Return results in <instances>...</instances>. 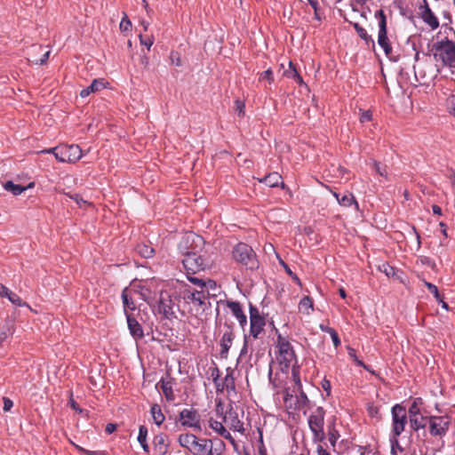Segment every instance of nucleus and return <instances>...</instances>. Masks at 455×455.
<instances>
[{
    "instance_id": "f257e3e1",
    "label": "nucleus",
    "mask_w": 455,
    "mask_h": 455,
    "mask_svg": "<svg viewBox=\"0 0 455 455\" xmlns=\"http://www.w3.org/2000/svg\"><path fill=\"white\" fill-rule=\"evenodd\" d=\"M215 335L220 338L221 358H227L235 339L234 323L228 318L216 317Z\"/></svg>"
},
{
    "instance_id": "f03ea898",
    "label": "nucleus",
    "mask_w": 455,
    "mask_h": 455,
    "mask_svg": "<svg viewBox=\"0 0 455 455\" xmlns=\"http://www.w3.org/2000/svg\"><path fill=\"white\" fill-rule=\"evenodd\" d=\"M324 417L325 411L321 406L312 408L307 415V424L312 432L314 443H322L326 438V434L324 433Z\"/></svg>"
},
{
    "instance_id": "7ed1b4c3",
    "label": "nucleus",
    "mask_w": 455,
    "mask_h": 455,
    "mask_svg": "<svg viewBox=\"0 0 455 455\" xmlns=\"http://www.w3.org/2000/svg\"><path fill=\"white\" fill-rule=\"evenodd\" d=\"M234 259L245 267L248 269H256L259 267V262L256 258V254L252 248L247 243H239L233 249Z\"/></svg>"
},
{
    "instance_id": "20e7f679",
    "label": "nucleus",
    "mask_w": 455,
    "mask_h": 455,
    "mask_svg": "<svg viewBox=\"0 0 455 455\" xmlns=\"http://www.w3.org/2000/svg\"><path fill=\"white\" fill-rule=\"evenodd\" d=\"M435 56H439L444 66L455 68V43L448 38L438 41L434 45Z\"/></svg>"
},
{
    "instance_id": "39448f33",
    "label": "nucleus",
    "mask_w": 455,
    "mask_h": 455,
    "mask_svg": "<svg viewBox=\"0 0 455 455\" xmlns=\"http://www.w3.org/2000/svg\"><path fill=\"white\" fill-rule=\"evenodd\" d=\"M204 244L203 236L196 235L194 232L185 233L179 243L178 250L184 256L191 252H199Z\"/></svg>"
},
{
    "instance_id": "423d86ee",
    "label": "nucleus",
    "mask_w": 455,
    "mask_h": 455,
    "mask_svg": "<svg viewBox=\"0 0 455 455\" xmlns=\"http://www.w3.org/2000/svg\"><path fill=\"white\" fill-rule=\"evenodd\" d=\"M207 439H198L196 435L190 433L181 434L178 438L179 444L193 453L194 455H204Z\"/></svg>"
},
{
    "instance_id": "0eeeda50",
    "label": "nucleus",
    "mask_w": 455,
    "mask_h": 455,
    "mask_svg": "<svg viewBox=\"0 0 455 455\" xmlns=\"http://www.w3.org/2000/svg\"><path fill=\"white\" fill-rule=\"evenodd\" d=\"M276 342L278 348L277 360L283 367L288 369L296 361L294 349L289 339L281 334L277 335Z\"/></svg>"
},
{
    "instance_id": "6e6552de",
    "label": "nucleus",
    "mask_w": 455,
    "mask_h": 455,
    "mask_svg": "<svg viewBox=\"0 0 455 455\" xmlns=\"http://www.w3.org/2000/svg\"><path fill=\"white\" fill-rule=\"evenodd\" d=\"M375 17L379 20L378 44L383 49L387 57L392 53V46L387 37V18L382 10L375 12Z\"/></svg>"
},
{
    "instance_id": "1a4fd4ad",
    "label": "nucleus",
    "mask_w": 455,
    "mask_h": 455,
    "mask_svg": "<svg viewBox=\"0 0 455 455\" xmlns=\"http://www.w3.org/2000/svg\"><path fill=\"white\" fill-rule=\"evenodd\" d=\"M392 430L390 435H400L405 429L407 424V411L405 407L395 404L391 410Z\"/></svg>"
},
{
    "instance_id": "9d476101",
    "label": "nucleus",
    "mask_w": 455,
    "mask_h": 455,
    "mask_svg": "<svg viewBox=\"0 0 455 455\" xmlns=\"http://www.w3.org/2000/svg\"><path fill=\"white\" fill-rule=\"evenodd\" d=\"M58 161L60 163H76L82 156V149L78 145H60Z\"/></svg>"
},
{
    "instance_id": "9b49d317",
    "label": "nucleus",
    "mask_w": 455,
    "mask_h": 455,
    "mask_svg": "<svg viewBox=\"0 0 455 455\" xmlns=\"http://www.w3.org/2000/svg\"><path fill=\"white\" fill-rule=\"evenodd\" d=\"M266 320L259 313L258 307L250 304V334L258 339L259 334L264 331Z\"/></svg>"
},
{
    "instance_id": "f8f14e48",
    "label": "nucleus",
    "mask_w": 455,
    "mask_h": 455,
    "mask_svg": "<svg viewBox=\"0 0 455 455\" xmlns=\"http://www.w3.org/2000/svg\"><path fill=\"white\" fill-rule=\"evenodd\" d=\"M179 420L182 427H190L197 431L202 430L200 414L195 409H183L180 411Z\"/></svg>"
},
{
    "instance_id": "ddd939ff",
    "label": "nucleus",
    "mask_w": 455,
    "mask_h": 455,
    "mask_svg": "<svg viewBox=\"0 0 455 455\" xmlns=\"http://www.w3.org/2000/svg\"><path fill=\"white\" fill-rule=\"evenodd\" d=\"M182 264L188 275H195L197 272L204 270L206 267L204 259L198 255V252H191L184 255Z\"/></svg>"
},
{
    "instance_id": "4468645a",
    "label": "nucleus",
    "mask_w": 455,
    "mask_h": 455,
    "mask_svg": "<svg viewBox=\"0 0 455 455\" xmlns=\"http://www.w3.org/2000/svg\"><path fill=\"white\" fill-rule=\"evenodd\" d=\"M184 299L202 311H204L206 308H208L210 305L207 294H205V292L202 290H187L184 293Z\"/></svg>"
},
{
    "instance_id": "2eb2a0df",
    "label": "nucleus",
    "mask_w": 455,
    "mask_h": 455,
    "mask_svg": "<svg viewBox=\"0 0 455 455\" xmlns=\"http://www.w3.org/2000/svg\"><path fill=\"white\" fill-rule=\"evenodd\" d=\"M419 15L423 22L427 25L432 30L439 28V20L435 14L431 10L427 0H422L419 4Z\"/></svg>"
},
{
    "instance_id": "dca6fc26",
    "label": "nucleus",
    "mask_w": 455,
    "mask_h": 455,
    "mask_svg": "<svg viewBox=\"0 0 455 455\" xmlns=\"http://www.w3.org/2000/svg\"><path fill=\"white\" fill-rule=\"evenodd\" d=\"M428 424L432 435L443 436L449 429L450 419L447 416H431Z\"/></svg>"
},
{
    "instance_id": "f3484780",
    "label": "nucleus",
    "mask_w": 455,
    "mask_h": 455,
    "mask_svg": "<svg viewBox=\"0 0 455 455\" xmlns=\"http://www.w3.org/2000/svg\"><path fill=\"white\" fill-rule=\"evenodd\" d=\"M174 385V379L170 377L169 375H167L165 378H161V379L156 384V387L161 388L165 399L168 402H173L176 399V395L173 390Z\"/></svg>"
},
{
    "instance_id": "a211bd4d",
    "label": "nucleus",
    "mask_w": 455,
    "mask_h": 455,
    "mask_svg": "<svg viewBox=\"0 0 455 455\" xmlns=\"http://www.w3.org/2000/svg\"><path fill=\"white\" fill-rule=\"evenodd\" d=\"M128 329L131 336L139 340L144 337V331L141 324L129 313H125Z\"/></svg>"
},
{
    "instance_id": "6ab92c4d",
    "label": "nucleus",
    "mask_w": 455,
    "mask_h": 455,
    "mask_svg": "<svg viewBox=\"0 0 455 455\" xmlns=\"http://www.w3.org/2000/svg\"><path fill=\"white\" fill-rule=\"evenodd\" d=\"M210 441L209 443L206 444V451L204 455H224L226 451L225 443L219 439H207Z\"/></svg>"
},
{
    "instance_id": "aec40b11",
    "label": "nucleus",
    "mask_w": 455,
    "mask_h": 455,
    "mask_svg": "<svg viewBox=\"0 0 455 455\" xmlns=\"http://www.w3.org/2000/svg\"><path fill=\"white\" fill-rule=\"evenodd\" d=\"M227 306L237 319L240 326L244 329L247 325V316L243 313L241 304L238 301H228Z\"/></svg>"
},
{
    "instance_id": "412c9836",
    "label": "nucleus",
    "mask_w": 455,
    "mask_h": 455,
    "mask_svg": "<svg viewBox=\"0 0 455 455\" xmlns=\"http://www.w3.org/2000/svg\"><path fill=\"white\" fill-rule=\"evenodd\" d=\"M209 427L216 432L218 435L224 437L226 440L229 441L232 444L235 445V440L231 435V434L226 429L222 422L218 421L212 418H210L208 420Z\"/></svg>"
},
{
    "instance_id": "4be33fe9",
    "label": "nucleus",
    "mask_w": 455,
    "mask_h": 455,
    "mask_svg": "<svg viewBox=\"0 0 455 455\" xmlns=\"http://www.w3.org/2000/svg\"><path fill=\"white\" fill-rule=\"evenodd\" d=\"M224 421L229 425V427L234 431L243 433L244 431L243 423L238 419L236 412L230 411L228 415H225Z\"/></svg>"
},
{
    "instance_id": "5701e85b",
    "label": "nucleus",
    "mask_w": 455,
    "mask_h": 455,
    "mask_svg": "<svg viewBox=\"0 0 455 455\" xmlns=\"http://www.w3.org/2000/svg\"><path fill=\"white\" fill-rule=\"evenodd\" d=\"M154 451L159 455H165L168 452L169 444L166 443V435L158 434L153 441Z\"/></svg>"
},
{
    "instance_id": "b1692460",
    "label": "nucleus",
    "mask_w": 455,
    "mask_h": 455,
    "mask_svg": "<svg viewBox=\"0 0 455 455\" xmlns=\"http://www.w3.org/2000/svg\"><path fill=\"white\" fill-rule=\"evenodd\" d=\"M332 195L340 205L348 207L354 204L356 210L359 209V205L352 193L347 192L343 196H340L337 192H332Z\"/></svg>"
},
{
    "instance_id": "393cba45",
    "label": "nucleus",
    "mask_w": 455,
    "mask_h": 455,
    "mask_svg": "<svg viewBox=\"0 0 455 455\" xmlns=\"http://www.w3.org/2000/svg\"><path fill=\"white\" fill-rule=\"evenodd\" d=\"M158 312L166 318L173 315L172 301L169 297L164 298L161 296L158 302Z\"/></svg>"
},
{
    "instance_id": "a878e982",
    "label": "nucleus",
    "mask_w": 455,
    "mask_h": 455,
    "mask_svg": "<svg viewBox=\"0 0 455 455\" xmlns=\"http://www.w3.org/2000/svg\"><path fill=\"white\" fill-rule=\"evenodd\" d=\"M132 290H129L128 288H125L122 291V300H123V304H124V314L125 313H128L127 310H135L136 309V304H135V301L133 299V296H132Z\"/></svg>"
},
{
    "instance_id": "bb28decb",
    "label": "nucleus",
    "mask_w": 455,
    "mask_h": 455,
    "mask_svg": "<svg viewBox=\"0 0 455 455\" xmlns=\"http://www.w3.org/2000/svg\"><path fill=\"white\" fill-rule=\"evenodd\" d=\"M411 427L419 431V429L425 428L428 424L429 418L423 416L422 413L417 414V416L409 419Z\"/></svg>"
},
{
    "instance_id": "cd10ccee",
    "label": "nucleus",
    "mask_w": 455,
    "mask_h": 455,
    "mask_svg": "<svg viewBox=\"0 0 455 455\" xmlns=\"http://www.w3.org/2000/svg\"><path fill=\"white\" fill-rule=\"evenodd\" d=\"M224 386H226V391L228 395H231V393L235 394V377H234V371L228 367L226 370V376L223 379Z\"/></svg>"
},
{
    "instance_id": "c85d7f7f",
    "label": "nucleus",
    "mask_w": 455,
    "mask_h": 455,
    "mask_svg": "<svg viewBox=\"0 0 455 455\" xmlns=\"http://www.w3.org/2000/svg\"><path fill=\"white\" fill-rule=\"evenodd\" d=\"M260 182H264L270 188L277 187L279 184L282 185V188H284V184L283 182V178L278 172H271L264 179L260 180Z\"/></svg>"
},
{
    "instance_id": "c756f323",
    "label": "nucleus",
    "mask_w": 455,
    "mask_h": 455,
    "mask_svg": "<svg viewBox=\"0 0 455 455\" xmlns=\"http://www.w3.org/2000/svg\"><path fill=\"white\" fill-rule=\"evenodd\" d=\"M14 331L15 326L13 321H5L0 330V342L5 341L9 337L13 335Z\"/></svg>"
},
{
    "instance_id": "7c9ffc66",
    "label": "nucleus",
    "mask_w": 455,
    "mask_h": 455,
    "mask_svg": "<svg viewBox=\"0 0 455 455\" xmlns=\"http://www.w3.org/2000/svg\"><path fill=\"white\" fill-rule=\"evenodd\" d=\"M104 82L103 80H100V79H94L92 84L83 89L81 92H80V96L82 98H85L87 96H89L92 92H99L100 91L102 88H104Z\"/></svg>"
},
{
    "instance_id": "2f4dec72",
    "label": "nucleus",
    "mask_w": 455,
    "mask_h": 455,
    "mask_svg": "<svg viewBox=\"0 0 455 455\" xmlns=\"http://www.w3.org/2000/svg\"><path fill=\"white\" fill-rule=\"evenodd\" d=\"M298 392L299 394L296 396V403L294 409L301 410L306 408L307 410H311L312 404L309 399L307 398L306 393L302 389L298 390Z\"/></svg>"
},
{
    "instance_id": "473e14b6",
    "label": "nucleus",
    "mask_w": 455,
    "mask_h": 455,
    "mask_svg": "<svg viewBox=\"0 0 455 455\" xmlns=\"http://www.w3.org/2000/svg\"><path fill=\"white\" fill-rule=\"evenodd\" d=\"M150 413L156 425L161 426L164 423L165 416L159 404L154 403L150 408Z\"/></svg>"
},
{
    "instance_id": "72a5a7b5",
    "label": "nucleus",
    "mask_w": 455,
    "mask_h": 455,
    "mask_svg": "<svg viewBox=\"0 0 455 455\" xmlns=\"http://www.w3.org/2000/svg\"><path fill=\"white\" fill-rule=\"evenodd\" d=\"M283 75L288 78H292L299 85L304 84L301 76L298 73L291 61L289 62V68L283 72Z\"/></svg>"
},
{
    "instance_id": "f704fd0d",
    "label": "nucleus",
    "mask_w": 455,
    "mask_h": 455,
    "mask_svg": "<svg viewBox=\"0 0 455 455\" xmlns=\"http://www.w3.org/2000/svg\"><path fill=\"white\" fill-rule=\"evenodd\" d=\"M147 436H148V428L146 426L141 425L139 427V435H138V442L141 445L143 451L145 452L149 451V446L147 443Z\"/></svg>"
},
{
    "instance_id": "c9c22d12",
    "label": "nucleus",
    "mask_w": 455,
    "mask_h": 455,
    "mask_svg": "<svg viewBox=\"0 0 455 455\" xmlns=\"http://www.w3.org/2000/svg\"><path fill=\"white\" fill-rule=\"evenodd\" d=\"M340 437L339 431L335 428L334 425L329 424L327 427V438L333 449H335L336 443Z\"/></svg>"
},
{
    "instance_id": "e433bc0d",
    "label": "nucleus",
    "mask_w": 455,
    "mask_h": 455,
    "mask_svg": "<svg viewBox=\"0 0 455 455\" xmlns=\"http://www.w3.org/2000/svg\"><path fill=\"white\" fill-rule=\"evenodd\" d=\"M313 300L309 296L303 297L299 303V311L306 315H309L313 311Z\"/></svg>"
},
{
    "instance_id": "4c0bfd02",
    "label": "nucleus",
    "mask_w": 455,
    "mask_h": 455,
    "mask_svg": "<svg viewBox=\"0 0 455 455\" xmlns=\"http://www.w3.org/2000/svg\"><path fill=\"white\" fill-rule=\"evenodd\" d=\"M423 404V401L421 398L418 397L414 399V401L411 403V404L409 407V410L407 411V415L409 419L413 418L417 416V414L421 413L420 407Z\"/></svg>"
},
{
    "instance_id": "58836bf2",
    "label": "nucleus",
    "mask_w": 455,
    "mask_h": 455,
    "mask_svg": "<svg viewBox=\"0 0 455 455\" xmlns=\"http://www.w3.org/2000/svg\"><path fill=\"white\" fill-rule=\"evenodd\" d=\"M136 251L141 257L145 259L152 258L155 253V250L151 246L145 243L138 244Z\"/></svg>"
},
{
    "instance_id": "ea45409f",
    "label": "nucleus",
    "mask_w": 455,
    "mask_h": 455,
    "mask_svg": "<svg viewBox=\"0 0 455 455\" xmlns=\"http://www.w3.org/2000/svg\"><path fill=\"white\" fill-rule=\"evenodd\" d=\"M217 289L218 287L215 281L211 279L204 280L202 291H204L205 294H207L208 298H210V296H215V291H217Z\"/></svg>"
},
{
    "instance_id": "a19ab883",
    "label": "nucleus",
    "mask_w": 455,
    "mask_h": 455,
    "mask_svg": "<svg viewBox=\"0 0 455 455\" xmlns=\"http://www.w3.org/2000/svg\"><path fill=\"white\" fill-rule=\"evenodd\" d=\"M4 298H7L15 306L29 307L27 302L23 301L16 293L11 291L9 289Z\"/></svg>"
},
{
    "instance_id": "79ce46f5",
    "label": "nucleus",
    "mask_w": 455,
    "mask_h": 455,
    "mask_svg": "<svg viewBox=\"0 0 455 455\" xmlns=\"http://www.w3.org/2000/svg\"><path fill=\"white\" fill-rule=\"evenodd\" d=\"M4 188L5 190L10 191L14 196H19L26 190L25 187L19 184H14L12 181H7L4 185Z\"/></svg>"
},
{
    "instance_id": "37998d69",
    "label": "nucleus",
    "mask_w": 455,
    "mask_h": 455,
    "mask_svg": "<svg viewBox=\"0 0 455 455\" xmlns=\"http://www.w3.org/2000/svg\"><path fill=\"white\" fill-rule=\"evenodd\" d=\"M354 28L357 32L358 36L363 40H364L367 44L371 43L372 45H374V40L371 38V36L368 35L367 31L363 27H361L358 23H355Z\"/></svg>"
},
{
    "instance_id": "c03bdc74",
    "label": "nucleus",
    "mask_w": 455,
    "mask_h": 455,
    "mask_svg": "<svg viewBox=\"0 0 455 455\" xmlns=\"http://www.w3.org/2000/svg\"><path fill=\"white\" fill-rule=\"evenodd\" d=\"M424 284L428 289V291L434 295L437 301H442V295L440 294L436 285L427 281H424Z\"/></svg>"
},
{
    "instance_id": "a18cd8bd",
    "label": "nucleus",
    "mask_w": 455,
    "mask_h": 455,
    "mask_svg": "<svg viewBox=\"0 0 455 455\" xmlns=\"http://www.w3.org/2000/svg\"><path fill=\"white\" fill-rule=\"evenodd\" d=\"M446 108L449 114L455 117V94H451L447 98Z\"/></svg>"
},
{
    "instance_id": "49530a36",
    "label": "nucleus",
    "mask_w": 455,
    "mask_h": 455,
    "mask_svg": "<svg viewBox=\"0 0 455 455\" xmlns=\"http://www.w3.org/2000/svg\"><path fill=\"white\" fill-rule=\"evenodd\" d=\"M259 81H267L269 84L274 82V74L270 68L261 72L259 76Z\"/></svg>"
},
{
    "instance_id": "de8ad7c7",
    "label": "nucleus",
    "mask_w": 455,
    "mask_h": 455,
    "mask_svg": "<svg viewBox=\"0 0 455 455\" xmlns=\"http://www.w3.org/2000/svg\"><path fill=\"white\" fill-rule=\"evenodd\" d=\"M119 28L122 32L129 31L132 28V22L125 13L124 14V17L119 24Z\"/></svg>"
},
{
    "instance_id": "09e8293b",
    "label": "nucleus",
    "mask_w": 455,
    "mask_h": 455,
    "mask_svg": "<svg viewBox=\"0 0 455 455\" xmlns=\"http://www.w3.org/2000/svg\"><path fill=\"white\" fill-rule=\"evenodd\" d=\"M371 164L374 168V170L376 171V172L382 176V177H387V168L384 166H381L379 163H378L377 161L375 160H371Z\"/></svg>"
},
{
    "instance_id": "8fccbe9b",
    "label": "nucleus",
    "mask_w": 455,
    "mask_h": 455,
    "mask_svg": "<svg viewBox=\"0 0 455 455\" xmlns=\"http://www.w3.org/2000/svg\"><path fill=\"white\" fill-rule=\"evenodd\" d=\"M187 276H188V281H189L190 283H194V284L197 285V286L200 288V290H202V289H203V284H204V279L199 278V277H197V276H195V275H192V274H189V275H188V274H187Z\"/></svg>"
},
{
    "instance_id": "3c124183",
    "label": "nucleus",
    "mask_w": 455,
    "mask_h": 455,
    "mask_svg": "<svg viewBox=\"0 0 455 455\" xmlns=\"http://www.w3.org/2000/svg\"><path fill=\"white\" fill-rule=\"evenodd\" d=\"M398 436L399 435H389V442H390L391 447H394L396 451H399L400 452H402L403 451V448L400 445V443L398 441Z\"/></svg>"
},
{
    "instance_id": "603ef678",
    "label": "nucleus",
    "mask_w": 455,
    "mask_h": 455,
    "mask_svg": "<svg viewBox=\"0 0 455 455\" xmlns=\"http://www.w3.org/2000/svg\"><path fill=\"white\" fill-rule=\"evenodd\" d=\"M139 37H140V44L142 45H145L148 48V50H149L154 44V37L153 36L144 37L141 34H140Z\"/></svg>"
},
{
    "instance_id": "864d4df0",
    "label": "nucleus",
    "mask_w": 455,
    "mask_h": 455,
    "mask_svg": "<svg viewBox=\"0 0 455 455\" xmlns=\"http://www.w3.org/2000/svg\"><path fill=\"white\" fill-rule=\"evenodd\" d=\"M281 264L283 266L286 273L292 278V280L299 286H301V282L299 280V278L298 277V275L296 274H294L291 268L283 262V261H281Z\"/></svg>"
},
{
    "instance_id": "5fc2aeb1",
    "label": "nucleus",
    "mask_w": 455,
    "mask_h": 455,
    "mask_svg": "<svg viewBox=\"0 0 455 455\" xmlns=\"http://www.w3.org/2000/svg\"><path fill=\"white\" fill-rule=\"evenodd\" d=\"M170 59L172 64H174L177 67H180L181 65L180 56L178 52H172L170 55Z\"/></svg>"
},
{
    "instance_id": "6e6d98bb",
    "label": "nucleus",
    "mask_w": 455,
    "mask_h": 455,
    "mask_svg": "<svg viewBox=\"0 0 455 455\" xmlns=\"http://www.w3.org/2000/svg\"><path fill=\"white\" fill-rule=\"evenodd\" d=\"M210 371H211V377H212L213 382L218 383V380L220 379V371L219 368L217 366H214V367L211 368Z\"/></svg>"
},
{
    "instance_id": "4d7b16f0",
    "label": "nucleus",
    "mask_w": 455,
    "mask_h": 455,
    "mask_svg": "<svg viewBox=\"0 0 455 455\" xmlns=\"http://www.w3.org/2000/svg\"><path fill=\"white\" fill-rule=\"evenodd\" d=\"M58 149H60V145L57 147H54V148L44 149V150L40 151V153L41 154H52L55 156V158L58 160V157H59V150Z\"/></svg>"
},
{
    "instance_id": "13d9d810",
    "label": "nucleus",
    "mask_w": 455,
    "mask_h": 455,
    "mask_svg": "<svg viewBox=\"0 0 455 455\" xmlns=\"http://www.w3.org/2000/svg\"><path fill=\"white\" fill-rule=\"evenodd\" d=\"M49 56H50V51H47L43 54L42 58L33 60L31 61L36 65H44L47 61Z\"/></svg>"
},
{
    "instance_id": "bf43d9fd",
    "label": "nucleus",
    "mask_w": 455,
    "mask_h": 455,
    "mask_svg": "<svg viewBox=\"0 0 455 455\" xmlns=\"http://www.w3.org/2000/svg\"><path fill=\"white\" fill-rule=\"evenodd\" d=\"M330 336L331 338V340L333 342V345L335 347H339L341 344L340 339L339 338V335L337 331L333 329V331L330 333Z\"/></svg>"
},
{
    "instance_id": "052dcab7",
    "label": "nucleus",
    "mask_w": 455,
    "mask_h": 455,
    "mask_svg": "<svg viewBox=\"0 0 455 455\" xmlns=\"http://www.w3.org/2000/svg\"><path fill=\"white\" fill-rule=\"evenodd\" d=\"M76 447L80 451H83L87 455H107L106 451H89L79 446Z\"/></svg>"
},
{
    "instance_id": "680f3d73",
    "label": "nucleus",
    "mask_w": 455,
    "mask_h": 455,
    "mask_svg": "<svg viewBox=\"0 0 455 455\" xmlns=\"http://www.w3.org/2000/svg\"><path fill=\"white\" fill-rule=\"evenodd\" d=\"M69 197L71 199H73L74 201H76V203L80 206L82 207L83 205H85L87 204V201L84 200L79 195L76 194V195H71L69 196Z\"/></svg>"
},
{
    "instance_id": "e2e57ef3",
    "label": "nucleus",
    "mask_w": 455,
    "mask_h": 455,
    "mask_svg": "<svg viewBox=\"0 0 455 455\" xmlns=\"http://www.w3.org/2000/svg\"><path fill=\"white\" fill-rule=\"evenodd\" d=\"M322 387L327 393V395H330L331 389V385L330 380H328L327 379H323L322 380Z\"/></svg>"
},
{
    "instance_id": "0e129e2a",
    "label": "nucleus",
    "mask_w": 455,
    "mask_h": 455,
    "mask_svg": "<svg viewBox=\"0 0 455 455\" xmlns=\"http://www.w3.org/2000/svg\"><path fill=\"white\" fill-rule=\"evenodd\" d=\"M236 111L239 116H243L245 105L243 101L237 100H235Z\"/></svg>"
},
{
    "instance_id": "69168bd1",
    "label": "nucleus",
    "mask_w": 455,
    "mask_h": 455,
    "mask_svg": "<svg viewBox=\"0 0 455 455\" xmlns=\"http://www.w3.org/2000/svg\"><path fill=\"white\" fill-rule=\"evenodd\" d=\"M258 451H259V455H267V449H266V446L264 444L262 436H260V438H259V448H258Z\"/></svg>"
},
{
    "instance_id": "338daca9",
    "label": "nucleus",
    "mask_w": 455,
    "mask_h": 455,
    "mask_svg": "<svg viewBox=\"0 0 455 455\" xmlns=\"http://www.w3.org/2000/svg\"><path fill=\"white\" fill-rule=\"evenodd\" d=\"M12 406H13V403L11 399L4 398V411H10Z\"/></svg>"
},
{
    "instance_id": "774afa93",
    "label": "nucleus",
    "mask_w": 455,
    "mask_h": 455,
    "mask_svg": "<svg viewBox=\"0 0 455 455\" xmlns=\"http://www.w3.org/2000/svg\"><path fill=\"white\" fill-rule=\"evenodd\" d=\"M371 119V114L369 111L363 112L360 116V121L362 123L368 122Z\"/></svg>"
}]
</instances>
